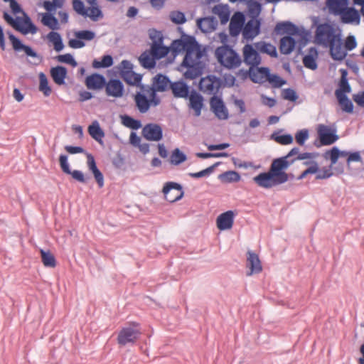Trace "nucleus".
<instances>
[{"mask_svg": "<svg viewBox=\"0 0 364 364\" xmlns=\"http://www.w3.org/2000/svg\"><path fill=\"white\" fill-rule=\"evenodd\" d=\"M274 159L267 172H262L253 178L254 182L259 187L269 189L283 184L289 181V175L285 172L286 163Z\"/></svg>", "mask_w": 364, "mask_h": 364, "instance_id": "nucleus-1", "label": "nucleus"}, {"mask_svg": "<svg viewBox=\"0 0 364 364\" xmlns=\"http://www.w3.org/2000/svg\"><path fill=\"white\" fill-rule=\"evenodd\" d=\"M181 33V38L173 40L171 44L172 54L176 56L181 51H186L184 58L193 57V52L200 48V45L195 36L187 35L183 31Z\"/></svg>", "mask_w": 364, "mask_h": 364, "instance_id": "nucleus-2", "label": "nucleus"}, {"mask_svg": "<svg viewBox=\"0 0 364 364\" xmlns=\"http://www.w3.org/2000/svg\"><path fill=\"white\" fill-rule=\"evenodd\" d=\"M215 56L219 63L228 69L239 67L242 63L237 51L228 44H224L217 48Z\"/></svg>", "mask_w": 364, "mask_h": 364, "instance_id": "nucleus-3", "label": "nucleus"}, {"mask_svg": "<svg viewBox=\"0 0 364 364\" xmlns=\"http://www.w3.org/2000/svg\"><path fill=\"white\" fill-rule=\"evenodd\" d=\"M3 17L16 31L23 35L28 33L35 34L38 31L37 26L26 12H23V18L17 16L16 18H14L8 12L5 11Z\"/></svg>", "mask_w": 364, "mask_h": 364, "instance_id": "nucleus-4", "label": "nucleus"}, {"mask_svg": "<svg viewBox=\"0 0 364 364\" xmlns=\"http://www.w3.org/2000/svg\"><path fill=\"white\" fill-rule=\"evenodd\" d=\"M139 326V323L132 322L128 326L123 327L118 333L117 343L122 346L136 343L141 335Z\"/></svg>", "mask_w": 364, "mask_h": 364, "instance_id": "nucleus-5", "label": "nucleus"}, {"mask_svg": "<svg viewBox=\"0 0 364 364\" xmlns=\"http://www.w3.org/2000/svg\"><path fill=\"white\" fill-rule=\"evenodd\" d=\"M201 54L197 53V58L193 57L183 58L180 66L186 68V71L183 73V77L187 80H195L203 73V66L199 60Z\"/></svg>", "mask_w": 364, "mask_h": 364, "instance_id": "nucleus-6", "label": "nucleus"}, {"mask_svg": "<svg viewBox=\"0 0 364 364\" xmlns=\"http://www.w3.org/2000/svg\"><path fill=\"white\" fill-rule=\"evenodd\" d=\"M339 35H341L340 33H336L335 28L331 24L324 23L317 26L315 38L318 44L327 47L333 41L337 40Z\"/></svg>", "mask_w": 364, "mask_h": 364, "instance_id": "nucleus-7", "label": "nucleus"}, {"mask_svg": "<svg viewBox=\"0 0 364 364\" xmlns=\"http://www.w3.org/2000/svg\"><path fill=\"white\" fill-rule=\"evenodd\" d=\"M223 80L215 75H208L201 77L198 84L199 90L209 95H220L219 91L223 87Z\"/></svg>", "mask_w": 364, "mask_h": 364, "instance_id": "nucleus-8", "label": "nucleus"}, {"mask_svg": "<svg viewBox=\"0 0 364 364\" xmlns=\"http://www.w3.org/2000/svg\"><path fill=\"white\" fill-rule=\"evenodd\" d=\"M287 34L288 36H291L292 35L299 34V28L297 26L293 23L291 21H284L277 23L275 26L273 34L275 35H282ZM302 40L304 41V43L308 41V35L309 32L306 31L304 29L302 31V33H300Z\"/></svg>", "mask_w": 364, "mask_h": 364, "instance_id": "nucleus-9", "label": "nucleus"}, {"mask_svg": "<svg viewBox=\"0 0 364 364\" xmlns=\"http://www.w3.org/2000/svg\"><path fill=\"white\" fill-rule=\"evenodd\" d=\"M163 193L165 199L169 203H174L181 200L184 196V191L181 184L169 181L164 184Z\"/></svg>", "mask_w": 364, "mask_h": 364, "instance_id": "nucleus-10", "label": "nucleus"}, {"mask_svg": "<svg viewBox=\"0 0 364 364\" xmlns=\"http://www.w3.org/2000/svg\"><path fill=\"white\" fill-rule=\"evenodd\" d=\"M8 36L12 45L13 49L16 52L23 50L28 57L37 58L38 59L39 63L43 60V57L41 55L35 51L31 46L23 44V42L12 33L8 32Z\"/></svg>", "mask_w": 364, "mask_h": 364, "instance_id": "nucleus-11", "label": "nucleus"}, {"mask_svg": "<svg viewBox=\"0 0 364 364\" xmlns=\"http://www.w3.org/2000/svg\"><path fill=\"white\" fill-rule=\"evenodd\" d=\"M59 162L60 168L65 173L71 175L73 179L81 183L86 184L88 183L90 179V176H85L83 172L80 170L72 171L70 169L67 155L61 154L59 157Z\"/></svg>", "mask_w": 364, "mask_h": 364, "instance_id": "nucleus-12", "label": "nucleus"}, {"mask_svg": "<svg viewBox=\"0 0 364 364\" xmlns=\"http://www.w3.org/2000/svg\"><path fill=\"white\" fill-rule=\"evenodd\" d=\"M211 111L219 119H228L229 117L228 110L222 99V93L220 95H213L210 99Z\"/></svg>", "mask_w": 364, "mask_h": 364, "instance_id": "nucleus-13", "label": "nucleus"}, {"mask_svg": "<svg viewBox=\"0 0 364 364\" xmlns=\"http://www.w3.org/2000/svg\"><path fill=\"white\" fill-rule=\"evenodd\" d=\"M76 38L70 39L68 46L74 49L82 48L85 46L84 41H90L95 37V33L91 30H82L75 32Z\"/></svg>", "mask_w": 364, "mask_h": 364, "instance_id": "nucleus-14", "label": "nucleus"}, {"mask_svg": "<svg viewBox=\"0 0 364 364\" xmlns=\"http://www.w3.org/2000/svg\"><path fill=\"white\" fill-rule=\"evenodd\" d=\"M243 60L245 64L250 66V68H254L261 63L262 58L252 45L246 44L243 47Z\"/></svg>", "mask_w": 364, "mask_h": 364, "instance_id": "nucleus-15", "label": "nucleus"}, {"mask_svg": "<svg viewBox=\"0 0 364 364\" xmlns=\"http://www.w3.org/2000/svg\"><path fill=\"white\" fill-rule=\"evenodd\" d=\"M105 88L106 95L114 98H120L124 93V85L123 82L117 78H111L106 81Z\"/></svg>", "mask_w": 364, "mask_h": 364, "instance_id": "nucleus-16", "label": "nucleus"}, {"mask_svg": "<svg viewBox=\"0 0 364 364\" xmlns=\"http://www.w3.org/2000/svg\"><path fill=\"white\" fill-rule=\"evenodd\" d=\"M318 134L321 144L324 146L331 145L338 139L336 129H331L324 124L318 126Z\"/></svg>", "mask_w": 364, "mask_h": 364, "instance_id": "nucleus-17", "label": "nucleus"}, {"mask_svg": "<svg viewBox=\"0 0 364 364\" xmlns=\"http://www.w3.org/2000/svg\"><path fill=\"white\" fill-rule=\"evenodd\" d=\"M257 68V73L253 70V68H250L249 70L245 71L242 69L240 70V73H244V77H250V80L255 83H262L266 78L268 80L269 76L271 75L270 70L267 67Z\"/></svg>", "mask_w": 364, "mask_h": 364, "instance_id": "nucleus-18", "label": "nucleus"}, {"mask_svg": "<svg viewBox=\"0 0 364 364\" xmlns=\"http://www.w3.org/2000/svg\"><path fill=\"white\" fill-rule=\"evenodd\" d=\"M142 135L149 141H159L163 138V130L160 125L150 123L144 127Z\"/></svg>", "mask_w": 364, "mask_h": 364, "instance_id": "nucleus-19", "label": "nucleus"}, {"mask_svg": "<svg viewBox=\"0 0 364 364\" xmlns=\"http://www.w3.org/2000/svg\"><path fill=\"white\" fill-rule=\"evenodd\" d=\"M188 99L189 100V108L194 111L196 117H199L204 106L203 96L196 90L192 89Z\"/></svg>", "mask_w": 364, "mask_h": 364, "instance_id": "nucleus-20", "label": "nucleus"}, {"mask_svg": "<svg viewBox=\"0 0 364 364\" xmlns=\"http://www.w3.org/2000/svg\"><path fill=\"white\" fill-rule=\"evenodd\" d=\"M343 23L359 25L360 23V14L354 7H348L338 14Z\"/></svg>", "mask_w": 364, "mask_h": 364, "instance_id": "nucleus-21", "label": "nucleus"}, {"mask_svg": "<svg viewBox=\"0 0 364 364\" xmlns=\"http://www.w3.org/2000/svg\"><path fill=\"white\" fill-rule=\"evenodd\" d=\"M152 55L158 60L166 57L171 50V46L164 45V37L159 36L157 41L152 42L150 49Z\"/></svg>", "mask_w": 364, "mask_h": 364, "instance_id": "nucleus-22", "label": "nucleus"}, {"mask_svg": "<svg viewBox=\"0 0 364 364\" xmlns=\"http://www.w3.org/2000/svg\"><path fill=\"white\" fill-rule=\"evenodd\" d=\"M330 49V55L334 60H343L347 55V50L343 48L341 34L337 37V40L328 46Z\"/></svg>", "mask_w": 364, "mask_h": 364, "instance_id": "nucleus-23", "label": "nucleus"}, {"mask_svg": "<svg viewBox=\"0 0 364 364\" xmlns=\"http://www.w3.org/2000/svg\"><path fill=\"white\" fill-rule=\"evenodd\" d=\"M245 22L243 13L237 11L232 17L229 25L230 34L232 37L237 36L242 31Z\"/></svg>", "mask_w": 364, "mask_h": 364, "instance_id": "nucleus-24", "label": "nucleus"}, {"mask_svg": "<svg viewBox=\"0 0 364 364\" xmlns=\"http://www.w3.org/2000/svg\"><path fill=\"white\" fill-rule=\"evenodd\" d=\"M261 20L250 19L242 30V36L246 40H252L260 33Z\"/></svg>", "mask_w": 364, "mask_h": 364, "instance_id": "nucleus-25", "label": "nucleus"}, {"mask_svg": "<svg viewBox=\"0 0 364 364\" xmlns=\"http://www.w3.org/2000/svg\"><path fill=\"white\" fill-rule=\"evenodd\" d=\"M171 84L172 81L166 75L158 73L152 78L151 87L164 92L171 89Z\"/></svg>", "mask_w": 364, "mask_h": 364, "instance_id": "nucleus-26", "label": "nucleus"}, {"mask_svg": "<svg viewBox=\"0 0 364 364\" xmlns=\"http://www.w3.org/2000/svg\"><path fill=\"white\" fill-rule=\"evenodd\" d=\"M170 90L176 98L188 99L191 92L190 86L183 80L172 82Z\"/></svg>", "mask_w": 364, "mask_h": 364, "instance_id": "nucleus-27", "label": "nucleus"}, {"mask_svg": "<svg viewBox=\"0 0 364 364\" xmlns=\"http://www.w3.org/2000/svg\"><path fill=\"white\" fill-rule=\"evenodd\" d=\"M235 213L232 210H228L221 213L216 220L217 228L220 230H226L232 228L234 223Z\"/></svg>", "mask_w": 364, "mask_h": 364, "instance_id": "nucleus-28", "label": "nucleus"}, {"mask_svg": "<svg viewBox=\"0 0 364 364\" xmlns=\"http://www.w3.org/2000/svg\"><path fill=\"white\" fill-rule=\"evenodd\" d=\"M246 266L250 269V272L247 273V276H250L252 274H258L262 270L258 255L250 250L247 252Z\"/></svg>", "mask_w": 364, "mask_h": 364, "instance_id": "nucleus-29", "label": "nucleus"}, {"mask_svg": "<svg viewBox=\"0 0 364 364\" xmlns=\"http://www.w3.org/2000/svg\"><path fill=\"white\" fill-rule=\"evenodd\" d=\"M85 85L90 90H100L106 85V78L100 73H93L85 79Z\"/></svg>", "mask_w": 364, "mask_h": 364, "instance_id": "nucleus-30", "label": "nucleus"}, {"mask_svg": "<svg viewBox=\"0 0 364 364\" xmlns=\"http://www.w3.org/2000/svg\"><path fill=\"white\" fill-rule=\"evenodd\" d=\"M197 26L203 33L214 31L218 25V21L214 16H207L197 19Z\"/></svg>", "mask_w": 364, "mask_h": 364, "instance_id": "nucleus-31", "label": "nucleus"}, {"mask_svg": "<svg viewBox=\"0 0 364 364\" xmlns=\"http://www.w3.org/2000/svg\"><path fill=\"white\" fill-rule=\"evenodd\" d=\"M349 0H326V6L328 13L333 16H338L348 5Z\"/></svg>", "mask_w": 364, "mask_h": 364, "instance_id": "nucleus-32", "label": "nucleus"}, {"mask_svg": "<svg viewBox=\"0 0 364 364\" xmlns=\"http://www.w3.org/2000/svg\"><path fill=\"white\" fill-rule=\"evenodd\" d=\"M50 76L54 82L58 85L65 84V78L68 75V70L62 65L53 67L50 70Z\"/></svg>", "mask_w": 364, "mask_h": 364, "instance_id": "nucleus-33", "label": "nucleus"}, {"mask_svg": "<svg viewBox=\"0 0 364 364\" xmlns=\"http://www.w3.org/2000/svg\"><path fill=\"white\" fill-rule=\"evenodd\" d=\"M296 41L290 36H286L281 38L279 43V51L284 55L290 54L296 46Z\"/></svg>", "mask_w": 364, "mask_h": 364, "instance_id": "nucleus-34", "label": "nucleus"}, {"mask_svg": "<svg viewBox=\"0 0 364 364\" xmlns=\"http://www.w3.org/2000/svg\"><path fill=\"white\" fill-rule=\"evenodd\" d=\"M138 60L141 66L147 70L154 69L156 67L157 60L149 49L144 51Z\"/></svg>", "mask_w": 364, "mask_h": 364, "instance_id": "nucleus-35", "label": "nucleus"}, {"mask_svg": "<svg viewBox=\"0 0 364 364\" xmlns=\"http://www.w3.org/2000/svg\"><path fill=\"white\" fill-rule=\"evenodd\" d=\"M349 151L345 150H340L337 146H333L330 150L326 151L323 157L326 159H329L331 165H335L340 157H348Z\"/></svg>", "mask_w": 364, "mask_h": 364, "instance_id": "nucleus-36", "label": "nucleus"}, {"mask_svg": "<svg viewBox=\"0 0 364 364\" xmlns=\"http://www.w3.org/2000/svg\"><path fill=\"white\" fill-rule=\"evenodd\" d=\"M134 101L136 107L141 113H146L151 106L149 98L141 92H137L134 95Z\"/></svg>", "mask_w": 364, "mask_h": 364, "instance_id": "nucleus-37", "label": "nucleus"}, {"mask_svg": "<svg viewBox=\"0 0 364 364\" xmlns=\"http://www.w3.org/2000/svg\"><path fill=\"white\" fill-rule=\"evenodd\" d=\"M90 135L100 144H102V138L105 136V132L100 126L97 121H95L88 127Z\"/></svg>", "mask_w": 364, "mask_h": 364, "instance_id": "nucleus-38", "label": "nucleus"}, {"mask_svg": "<svg viewBox=\"0 0 364 364\" xmlns=\"http://www.w3.org/2000/svg\"><path fill=\"white\" fill-rule=\"evenodd\" d=\"M47 38L49 42L52 43L53 45L54 50L56 52H60L65 48V45L63 41V38L60 34L55 31H50L47 35Z\"/></svg>", "mask_w": 364, "mask_h": 364, "instance_id": "nucleus-39", "label": "nucleus"}, {"mask_svg": "<svg viewBox=\"0 0 364 364\" xmlns=\"http://www.w3.org/2000/svg\"><path fill=\"white\" fill-rule=\"evenodd\" d=\"M255 46L262 53H266L273 58L278 56L276 47L269 43L260 41L256 43Z\"/></svg>", "mask_w": 364, "mask_h": 364, "instance_id": "nucleus-40", "label": "nucleus"}, {"mask_svg": "<svg viewBox=\"0 0 364 364\" xmlns=\"http://www.w3.org/2000/svg\"><path fill=\"white\" fill-rule=\"evenodd\" d=\"M42 23L52 29V31L59 28L58 20L53 14L44 13L42 14Z\"/></svg>", "mask_w": 364, "mask_h": 364, "instance_id": "nucleus-41", "label": "nucleus"}, {"mask_svg": "<svg viewBox=\"0 0 364 364\" xmlns=\"http://www.w3.org/2000/svg\"><path fill=\"white\" fill-rule=\"evenodd\" d=\"M213 12L219 16L221 24H225L230 19V11L227 6L218 4L213 7Z\"/></svg>", "mask_w": 364, "mask_h": 364, "instance_id": "nucleus-42", "label": "nucleus"}, {"mask_svg": "<svg viewBox=\"0 0 364 364\" xmlns=\"http://www.w3.org/2000/svg\"><path fill=\"white\" fill-rule=\"evenodd\" d=\"M246 4L247 5L248 14L251 17V19H259L258 16L262 11V4L259 1L255 0Z\"/></svg>", "mask_w": 364, "mask_h": 364, "instance_id": "nucleus-43", "label": "nucleus"}, {"mask_svg": "<svg viewBox=\"0 0 364 364\" xmlns=\"http://www.w3.org/2000/svg\"><path fill=\"white\" fill-rule=\"evenodd\" d=\"M280 132H274L271 134L270 139L282 145H288L293 143V136L290 134L279 135Z\"/></svg>", "mask_w": 364, "mask_h": 364, "instance_id": "nucleus-44", "label": "nucleus"}, {"mask_svg": "<svg viewBox=\"0 0 364 364\" xmlns=\"http://www.w3.org/2000/svg\"><path fill=\"white\" fill-rule=\"evenodd\" d=\"M218 179L223 183L237 182L240 180V175L235 171H228L220 173Z\"/></svg>", "mask_w": 364, "mask_h": 364, "instance_id": "nucleus-45", "label": "nucleus"}, {"mask_svg": "<svg viewBox=\"0 0 364 364\" xmlns=\"http://www.w3.org/2000/svg\"><path fill=\"white\" fill-rule=\"evenodd\" d=\"M342 110L346 113H353V104L347 95L336 96Z\"/></svg>", "mask_w": 364, "mask_h": 364, "instance_id": "nucleus-46", "label": "nucleus"}, {"mask_svg": "<svg viewBox=\"0 0 364 364\" xmlns=\"http://www.w3.org/2000/svg\"><path fill=\"white\" fill-rule=\"evenodd\" d=\"M221 164L220 161L215 162L212 166L200 171L198 172L193 173L190 172L188 173V176L193 178H200L202 177H208L211 173H213L215 168L218 167Z\"/></svg>", "mask_w": 364, "mask_h": 364, "instance_id": "nucleus-47", "label": "nucleus"}, {"mask_svg": "<svg viewBox=\"0 0 364 364\" xmlns=\"http://www.w3.org/2000/svg\"><path fill=\"white\" fill-rule=\"evenodd\" d=\"M114 63L113 58L110 55H105L102 57L100 61L95 59L92 62L94 68H107L111 67Z\"/></svg>", "mask_w": 364, "mask_h": 364, "instance_id": "nucleus-48", "label": "nucleus"}, {"mask_svg": "<svg viewBox=\"0 0 364 364\" xmlns=\"http://www.w3.org/2000/svg\"><path fill=\"white\" fill-rule=\"evenodd\" d=\"M39 81V90L42 92L46 97L50 96L52 90L48 84V80L45 73H40Z\"/></svg>", "mask_w": 364, "mask_h": 364, "instance_id": "nucleus-49", "label": "nucleus"}, {"mask_svg": "<svg viewBox=\"0 0 364 364\" xmlns=\"http://www.w3.org/2000/svg\"><path fill=\"white\" fill-rule=\"evenodd\" d=\"M122 122L125 127L137 130L141 127V122L139 119H134L129 115L122 116Z\"/></svg>", "mask_w": 364, "mask_h": 364, "instance_id": "nucleus-50", "label": "nucleus"}, {"mask_svg": "<svg viewBox=\"0 0 364 364\" xmlns=\"http://www.w3.org/2000/svg\"><path fill=\"white\" fill-rule=\"evenodd\" d=\"M42 262L45 267H55L56 266V260L53 254L49 251L41 250Z\"/></svg>", "mask_w": 364, "mask_h": 364, "instance_id": "nucleus-51", "label": "nucleus"}, {"mask_svg": "<svg viewBox=\"0 0 364 364\" xmlns=\"http://www.w3.org/2000/svg\"><path fill=\"white\" fill-rule=\"evenodd\" d=\"M298 154H299V148L294 147L286 156L277 158L276 159H280L279 161H282L283 162H285L287 164L286 166H284L286 170L289 168L290 165L293 164L296 161L295 157H291L295 155L297 156Z\"/></svg>", "mask_w": 364, "mask_h": 364, "instance_id": "nucleus-52", "label": "nucleus"}, {"mask_svg": "<svg viewBox=\"0 0 364 364\" xmlns=\"http://www.w3.org/2000/svg\"><path fill=\"white\" fill-rule=\"evenodd\" d=\"M304 164L306 166H308L311 164V166H309L308 168H306L305 171H304L298 177L297 180H301L304 178L307 175L309 174H314L316 173L318 171V164L315 161H304Z\"/></svg>", "mask_w": 364, "mask_h": 364, "instance_id": "nucleus-53", "label": "nucleus"}, {"mask_svg": "<svg viewBox=\"0 0 364 364\" xmlns=\"http://www.w3.org/2000/svg\"><path fill=\"white\" fill-rule=\"evenodd\" d=\"M187 160V156L178 148H176L171 155V163L173 165H179Z\"/></svg>", "mask_w": 364, "mask_h": 364, "instance_id": "nucleus-54", "label": "nucleus"}, {"mask_svg": "<svg viewBox=\"0 0 364 364\" xmlns=\"http://www.w3.org/2000/svg\"><path fill=\"white\" fill-rule=\"evenodd\" d=\"M351 92V87L348 82V80H340L338 82V88L335 91L336 96L347 95V93Z\"/></svg>", "mask_w": 364, "mask_h": 364, "instance_id": "nucleus-55", "label": "nucleus"}, {"mask_svg": "<svg viewBox=\"0 0 364 364\" xmlns=\"http://www.w3.org/2000/svg\"><path fill=\"white\" fill-rule=\"evenodd\" d=\"M73 10L79 15L87 17L88 16V9L85 8L84 2L82 0H73Z\"/></svg>", "mask_w": 364, "mask_h": 364, "instance_id": "nucleus-56", "label": "nucleus"}, {"mask_svg": "<svg viewBox=\"0 0 364 364\" xmlns=\"http://www.w3.org/2000/svg\"><path fill=\"white\" fill-rule=\"evenodd\" d=\"M147 87H148V89L145 88L144 91L149 93L150 98H149V102H150L151 105H153L154 107L158 106L161 103V99L157 95V92L159 91L156 90L155 88H153L151 86L147 85Z\"/></svg>", "mask_w": 364, "mask_h": 364, "instance_id": "nucleus-57", "label": "nucleus"}, {"mask_svg": "<svg viewBox=\"0 0 364 364\" xmlns=\"http://www.w3.org/2000/svg\"><path fill=\"white\" fill-rule=\"evenodd\" d=\"M55 58L58 62L70 65L73 68L77 65V61L70 53L59 55Z\"/></svg>", "mask_w": 364, "mask_h": 364, "instance_id": "nucleus-58", "label": "nucleus"}, {"mask_svg": "<svg viewBox=\"0 0 364 364\" xmlns=\"http://www.w3.org/2000/svg\"><path fill=\"white\" fill-rule=\"evenodd\" d=\"M303 63L306 68L312 70H315L318 68L316 58L311 54L306 55L303 58Z\"/></svg>", "mask_w": 364, "mask_h": 364, "instance_id": "nucleus-59", "label": "nucleus"}, {"mask_svg": "<svg viewBox=\"0 0 364 364\" xmlns=\"http://www.w3.org/2000/svg\"><path fill=\"white\" fill-rule=\"evenodd\" d=\"M333 165L330 164L328 167H323L321 170L318 169V171L316 173V179L322 180L326 179L331 177L333 175L332 171V166Z\"/></svg>", "mask_w": 364, "mask_h": 364, "instance_id": "nucleus-60", "label": "nucleus"}, {"mask_svg": "<svg viewBox=\"0 0 364 364\" xmlns=\"http://www.w3.org/2000/svg\"><path fill=\"white\" fill-rule=\"evenodd\" d=\"M88 11H90V14H88V16L92 21H97L99 18H102L103 17V14L100 8L96 5L91 6L90 8L87 9Z\"/></svg>", "mask_w": 364, "mask_h": 364, "instance_id": "nucleus-61", "label": "nucleus"}, {"mask_svg": "<svg viewBox=\"0 0 364 364\" xmlns=\"http://www.w3.org/2000/svg\"><path fill=\"white\" fill-rule=\"evenodd\" d=\"M267 80L274 87H281L287 83V80L277 74H271Z\"/></svg>", "mask_w": 364, "mask_h": 364, "instance_id": "nucleus-62", "label": "nucleus"}, {"mask_svg": "<svg viewBox=\"0 0 364 364\" xmlns=\"http://www.w3.org/2000/svg\"><path fill=\"white\" fill-rule=\"evenodd\" d=\"M170 18L172 22L178 25L183 24L186 21V18L184 13L179 11L171 12L170 14Z\"/></svg>", "mask_w": 364, "mask_h": 364, "instance_id": "nucleus-63", "label": "nucleus"}, {"mask_svg": "<svg viewBox=\"0 0 364 364\" xmlns=\"http://www.w3.org/2000/svg\"><path fill=\"white\" fill-rule=\"evenodd\" d=\"M309 130L306 129H301L298 131L295 134V139L296 142L302 146L309 138Z\"/></svg>", "mask_w": 364, "mask_h": 364, "instance_id": "nucleus-64", "label": "nucleus"}]
</instances>
